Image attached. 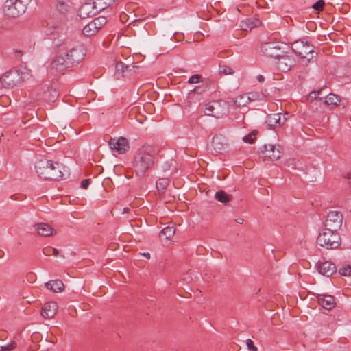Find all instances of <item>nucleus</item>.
Segmentation results:
<instances>
[{
    "label": "nucleus",
    "mask_w": 351,
    "mask_h": 351,
    "mask_svg": "<svg viewBox=\"0 0 351 351\" xmlns=\"http://www.w3.org/2000/svg\"><path fill=\"white\" fill-rule=\"evenodd\" d=\"M156 149L153 145H144L136 152L133 167L138 176H143L155 162Z\"/></svg>",
    "instance_id": "f257e3e1"
},
{
    "label": "nucleus",
    "mask_w": 351,
    "mask_h": 351,
    "mask_svg": "<svg viewBox=\"0 0 351 351\" xmlns=\"http://www.w3.org/2000/svg\"><path fill=\"white\" fill-rule=\"evenodd\" d=\"M64 167L51 160H40L35 165V170L39 177L43 179L58 180L64 176L62 169Z\"/></svg>",
    "instance_id": "f03ea898"
},
{
    "label": "nucleus",
    "mask_w": 351,
    "mask_h": 351,
    "mask_svg": "<svg viewBox=\"0 0 351 351\" xmlns=\"http://www.w3.org/2000/svg\"><path fill=\"white\" fill-rule=\"evenodd\" d=\"M317 243L326 249H336L341 243V239L337 232L324 228L319 233Z\"/></svg>",
    "instance_id": "7ed1b4c3"
},
{
    "label": "nucleus",
    "mask_w": 351,
    "mask_h": 351,
    "mask_svg": "<svg viewBox=\"0 0 351 351\" xmlns=\"http://www.w3.org/2000/svg\"><path fill=\"white\" fill-rule=\"evenodd\" d=\"M29 0H6L3 12L8 17L15 18L25 12Z\"/></svg>",
    "instance_id": "20e7f679"
},
{
    "label": "nucleus",
    "mask_w": 351,
    "mask_h": 351,
    "mask_svg": "<svg viewBox=\"0 0 351 351\" xmlns=\"http://www.w3.org/2000/svg\"><path fill=\"white\" fill-rule=\"evenodd\" d=\"M291 49L302 59L306 60L307 62H310L315 58V54H316L314 51V47L310 45L307 41L304 40L294 42Z\"/></svg>",
    "instance_id": "39448f33"
},
{
    "label": "nucleus",
    "mask_w": 351,
    "mask_h": 351,
    "mask_svg": "<svg viewBox=\"0 0 351 351\" xmlns=\"http://www.w3.org/2000/svg\"><path fill=\"white\" fill-rule=\"evenodd\" d=\"M86 52V50L84 46L77 45L65 52L64 54L66 57L67 62L73 67L84 60Z\"/></svg>",
    "instance_id": "423d86ee"
},
{
    "label": "nucleus",
    "mask_w": 351,
    "mask_h": 351,
    "mask_svg": "<svg viewBox=\"0 0 351 351\" xmlns=\"http://www.w3.org/2000/svg\"><path fill=\"white\" fill-rule=\"evenodd\" d=\"M23 73L17 70H12L4 73L1 79V84L6 88H12L24 80Z\"/></svg>",
    "instance_id": "0eeeda50"
},
{
    "label": "nucleus",
    "mask_w": 351,
    "mask_h": 351,
    "mask_svg": "<svg viewBox=\"0 0 351 351\" xmlns=\"http://www.w3.org/2000/svg\"><path fill=\"white\" fill-rule=\"evenodd\" d=\"M342 224V215L336 210L329 211L324 221V228L337 232Z\"/></svg>",
    "instance_id": "6e6552de"
},
{
    "label": "nucleus",
    "mask_w": 351,
    "mask_h": 351,
    "mask_svg": "<svg viewBox=\"0 0 351 351\" xmlns=\"http://www.w3.org/2000/svg\"><path fill=\"white\" fill-rule=\"evenodd\" d=\"M107 23V19L104 16H99L84 26L83 28V34L84 36L89 37L95 35L99 29H101Z\"/></svg>",
    "instance_id": "1a4fd4ad"
},
{
    "label": "nucleus",
    "mask_w": 351,
    "mask_h": 351,
    "mask_svg": "<svg viewBox=\"0 0 351 351\" xmlns=\"http://www.w3.org/2000/svg\"><path fill=\"white\" fill-rule=\"evenodd\" d=\"M261 157L265 160H277L280 158L282 147L279 145H265L261 148Z\"/></svg>",
    "instance_id": "9d476101"
},
{
    "label": "nucleus",
    "mask_w": 351,
    "mask_h": 351,
    "mask_svg": "<svg viewBox=\"0 0 351 351\" xmlns=\"http://www.w3.org/2000/svg\"><path fill=\"white\" fill-rule=\"evenodd\" d=\"M51 69L56 72L62 73L66 69L71 68L69 63L67 62L66 57L64 53L54 57L50 64Z\"/></svg>",
    "instance_id": "9b49d317"
},
{
    "label": "nucleus",
    "mask_w": 351,
    "mask_h": 351,
    "mask_svg": "<svg viewBox=\"0 0 351 351\" xmlns=\"http://www.w3.org/2000/svg\"><path fill=\"white\" fill-rule=\"evenodd\" d=\"M108 145L112 150L117 151L119 154H124L129 148L128 141L124 137H120L118 139L111 138L108 142Z\"/></svg>",
    "instance_id": "f8f14e48"
},
{
    "label": "nucleus",
    "mask_w": 351,
    "mask_h": 351,
    "mask_svg": "<svg viewBox=\"0 0 351 351\" xmlns=\"http://www.w3.org/2000/svg\"><path fill=\"white\" fill-rule=\"evenodd\" d=\"M287 113H274L267 117L266 122L271 128L280 127L287 120Z\"/></svg>",
    "instance_id": "ddd939ff"
},
{
    "label": "nucleus",
    "mask_w": 351,
    "mask_h": 351,
    "mask_svg": "<svg viewBox=\"0 0 351 351\" xmlns=\"http://www.w3.org/2000/svg\"><path fill=\"white\" fill-rule=\"evenodd\" d=\"M96 14L97 12L95 9L93 1L83 3L78 10V15L82 19L93 16Z\"/></svg>",
    "instance_id": "4468645a"
},
{
    "label": "nucleus",
    "mask_w": 351,
    "mask_h": 351,
    "mask_svg": "<svg viewBox=\"0 0 351 351\" xmlns=\"http://www.w3.org/2000/svg\"><path fill=\"white\" fill-rule=\"evenodd\" d=\"M317 267L320 274L327 277L332 276L337 270L335 265L330 261L320 263Z\"/></svg>",
    "instance_id": "2eb2a0df"
},
{
    "label": "nucleus",
    "mask_w": 351,
    "mask_h": 351,
    "mask_svg": "<svg viewBox=\"0 0 351 351\" xmlns=\"http://www.w3.org/2000/svg\"><path fill=\"white\" fill-rule=\"evenodd\" d=\"M261 50L265 56L269 57H278V51L280 50L279 45L276 43H265L262 45Z\"/></svg>",
    "instance_id": "dca6fc26"
},
{
    "label": "nucleus",
    "mask_w": 351,
    "mask_h": 351,
    "mask_svg": "<svg viewBox=\"0 0 351 351\" xmlns=\"http://www.w3.org/2000/svg\"><path fill=\"white\" fill-rule=\"evenodd\" d=\"M212 146L216 152L221 153L226 149L227 147V140L221 134H216L212 140Z\"/></svg>",
    "instance_id": "f3484780"
},
{
    "label": "nucleus",
    "mask_w": 351,
    "mask_h": 351,
    "mask_svg": "<svg viewBox=\"0 0 351 351\" xmlns=\"http://www.w3.org/2000/svg\"><path fill=\"white\" fill-rule=\"evenodd\" d=\"M58 304L55 302L46 303L42 308L41 315L45 319H51L56 314Z\"/></svg>",
    "instance_id": "a211bd4d"
},
{
    "label": "nucleus",
    "mask_w": 351,
    "mask_h": 351,
    "mask_svg": "<svg viewBox=\"0 0 351 351\" xmlns=\"http://www.w3.org/2000/svg\"><path fill=\"white\" fill-rule=\"evenodd\" d=\"M317 301L319 304L326 310H330L335 306V298L330 295H319Z\"/></svg>",
    "instance_id": "6ab92c4d"
},
{
    "label": "nucleus",
    "mask_w": 351,
    "mask_h": 351,
    "mask_svg": "<svg viewBox=\"0 0 351 351\" xmlns=\"http://www.w3.org/2000/svg\"><path fill=\"white\" fill-rule=\"evenodd\" d=\"M35 228L37 233L42 237H50L56 234V230L46 223H36Z\"/></svg>",
    "instance_id": "aec40b11"
},
{
    "label": "nucleus",
    "mask_w": 351,
    "mask_h": 351,
    "mask_svg": "<svg viewBox=\"0 0 351 351\" xmlns=\"http://www.w3.org/2000/svg\"><path fill=\"white\" fill-rule=\"evenodd\" d=\"M278 67L282 71H288L293 65V60L288 56H283L278 58Z\"/></svg>",
    "instance_id": "412c9836"
},
{
    "label": "nucleus",
    "mask_w": 351,
    "mask_h": 351,
    "mask_svg": "<svg viewBox=\"0 0 351 351\" xmlns=\"http://www.w3.org/2000/svg\"><path fill=\"white\" fill-rule=\"evenodd\" d=\"M45 287L55 293H60L64 290V285L61 280H51L45 284Z\"/></svg>",
    "instance_id": "4be33fe9"
},
{
    "label": "nucleus",
    "mask_w": 351,
    "mask_h": 351,
    "mask_svg": "<svg viewBox=\"0 0 351 351\" xmlns=\"http://www.w3.org/2000/svg\"><path fill=\"white\" fill-rule=\"evenodd\" d=\"M261 21L258 19H247L243 20L240 23V27L243 31H249L254 27H256L261 25Z\"/></svg>",
    "instance_id": "5701e85b"
},
{
    "label": "nucleus",
    "mask_w": 351,
    "mask_h": 351,
    "mask_svg": "<svg viewBox=\"0 0 351 351\" xmlns=\"http://www.w3.org/2000/svg\"><path fill=\"white\" fill-rule=\"evenodd\" d=\"M112 66L114 67L115 74L120 75L123 76V74L128 71V70H131L129 66L125 65L121 61L114 60L112 62Z\"/></svg>",
    "instance_id": "b1692460"
},
{
    "label": "nucleus",
    "mask_w": 351,
    "mask_h": 351,
    "mask_svg": "<svg viewBox=\"0 0 351 351\" xmlns=\"http://www.w3.org/2000/svg\"><path fill=\"white\" fill-rule=\"evenodd\" d=\"M69 9V2L68 0H58L56 4V10L62 15H65Z\"/></svg>",
    "instance_id": "393cba45"
},
{
    "label": "nucleus",
    "mask_w": 351,
    "mask_h": 351,
    "mask_svg": "<svg viewBox=\"0 0 351 351\" xmlns=\"http://www.w3.org/2000/svg\"><path fill=\"white\" fill-rule=\"evenodd\" d=\"M341 99L337 95L328 94L324 99V103L328 106H337L340 104Z\"/></svg>",
    "instance_id": "a878e982"
},
{
    "label": "nucleus",
    "mask_w": 351,
    "mask_h": 351,
    "mask_svg": "<svg viewBox=\"0 0 351 351\" xmlns=\"http://www.w3.org/2000/svg\"><path fill=\"white\" fill-rule=\"evenodd\" d=\"M234 103L236 106H245L250 103V97L248 94L240 95L234 98Z\"/></svg>",
    "instance_id": "bb28decb"
},
{
    "label": "nucleus",
    "mask_w": 351,
    "mask_h": 351,
    "mask_svg": "<svg viewBox=\"0 0 351 351\" xmlns=\"http://www.w3.org/2000/svg\"><path fill=\"white\" fill-rule=\"evenodd\" d=\"M110 0H93V3L97 12L104 10L110 5Z\"/></svg>",
    "instance_id": "cd10ccee"
},
{
    "label": "nucleus",
    "mask_w": 351,
    "mask_h": 351,
    "mask_svg": "<svg viewBox=\"0 0 351 351\" xmlns=\"http://www.w3.org/2000/svg\"><path fill=\"white\" fill-rule=\"evenodd\" d=\"M176 230L173 226H167L161 230L160 236L165 239H170L174 236Z\"/></svg>",
    "instance_id": "c85d7f7f"
},
{
    "label": "nucleus",
    "mask_w": 351,
    "mask_h": 351,
    "mask_svg": "<svg viewBox=\"0 0 351 351\" xmlns=\"http://www.w3.org/2000/svg\"><path fill=\"white\" fill-rule=\"evenodd\" d=\"M215 198L219 202L226 204L231 199L232 195H228L223 191H219L215 193Z\"/></svg>",
    "instance_id": "c756f323"
},
{
    "label": "nucleus",
    "mask_w": 351,
    "mask_h": 351,
    "mask_svg": "<svg viewBox=\"0 0 351 351\" xmlns=\"http://www.w3.org/2000/svg\"><path fill=\"white\" fill-rule=\"evenodd\" d=\"M168 185V180L165 178H160L156 182V188L160 193H162L165 190Z\"/></svg>",
    "instance_id": "7c9ffc66"
},
{
    "label": "nucleus",
    "mask_w": 351,
    "mask_h": 351,
    "mask_svg": "<svg viewBox=\"0 0 351 351\" xmlns=\"http://www.w3.org/2000/svg\"><path fill=\"white\" fill-rule=\"evenodd\" d=\"M256 134H257L256 131H252L251 133L243 136V141L245 143H249L250 144L254 143V141L256 139Z\"/></svg>",
    "instance_id": "2f4dec72"
},
{
    "label": "nucleus",
    "mask_w": 351,
    "mask_h": 351,
    "mask_svg": "<svg viewBox=\"0 0 351 351\" xmlns=\"http://www.w3.org/2000/svg\"><path fill=\"white\" fill-rule=\"evenodd\" d=\"M43 254L45 256H51L53 255L55 256H57L58 255V250L56 248L51 247H47L43 249Z\"/></svg>",
    "instance_id": "473e14b6"
},
{
    "label": "nucleus",
    "mask_w": 351,
    "mask_h": 351,
    "mask_svg": "<svg viewBox=\"0 0 351 351\" xmlns=\"http://www.w3.org/2000/svg\"><path fill=\"white\" fill-rule=\"evenodd\" d=\"M339 274L343 276H349L351 275V265L343 266L339 270Z\"/></svg>",
    "instance_id": "72a5a7b5"
},
{
    "label": "nucleus",
    "mask_w": 351,
    "mask_h": 351,
    "mask_svg": "<svg viewBox=\"0 0 351 351\" xmlns=\"http://www.w3.org/2000/svg\"><path fill=\"white\" fill-rule=\"evenodd\" d=\"M219 73L224 75H231L234 73V71L231 67L223 65L219 66Z\"/></svg>",
    "instance_id": "f704fd0d"
},
{
    "label": "nucleus",
    "mask_w": 351,
    "mask_h": 351,
    "mask_svg": "<svg viewBox=\"0 0 351 351\" xmlns=\"http://www.w3.org/2000/svg\"><path fill=\"white\" fill-rule=\"evenodd\" d=\"M324 5V1L323 0H319L317 2H315L313 5L312 8L318 12H320L323 10Z\"/></svg>",
    "instance_id": "c9c22d12"
},
{
    "label": "nucleus",
    "mask_w": 351,
    "mask_h": 351,
    "mask_svg": "<svg viewBox=\"0 0 351 351\" xmlns=\"http://www.w3.org/2000/svg\"><path fill=\"white\" fill-rule=\"evenodd\" d=\"M202 76L198 74H195L189 77L188 82L189 84H196L199 82Z\"/></svg>",
    "instance_id": "e433bc0d"
},
{
    "label": "nucleus",
    "mask_w": 351,
    "mask_h": 351,
    "mask_svg": "<svg viewBox=\"0 0 351 351\" xmlns=\"http://www.w3.org/2000/svg\"><path fill=\"white\" fill-rule=\"evenodd\" d=\"M16 344L15 342H12L5 346H1L0 348V351H12L15 347Z\"/></svg>",
    "instance_id": "4c0bfd02"
},
{
    "label": "nucleus",
    "mask_w": 351,
    "mask_h": 351,
    "mask_svg": "<svg viewBox=\"0 0 351 351\" xmlns=\"http://www.w3.org/2000/svg\"><path fill=\"white\" fill-rule=\"evenodd\" d=\"M246 345H247L248 350H250V351H258L257 348L254 345V342L252 339H247Z\"/></svg>",
    "instance_id": "58836bf2"
},
{
    "label": "nucleus",
    "mask_w": 351,
    "mask_h": 351,
    "mask_svg": "<svg viewBox=\"0 0 351 351\" xmlns=\"http://www.w3.org/2000/svg\"><path fill=\"white\" fill-rule=\"evenodd\" d=\"M247 94L249 95L250 102L251 101H254V100L260 99L261 97H263L262 94H259V93H247Z\"/></svg>",
    "instance_id": "ea45409f"
},
{
    "label": "nucleus",
    "mask_w": 351,
    "mask_h": 351,
    "mask_svg": "<svg viewBox=\"0 0 351 351\" xmlns=\"http://www.w3.org/2000/svg\"><path fill=\"white\" fill-rule=\"evenodd\" d=\"M90 182V179H84V180H83L82 181V182H81L82 188L86 189L88 186Z\"/></svg>",
    "instance_id": "a19ab883"
},
{
    "label": "nucleus",
    "mask_w": 351,
    "mask_h": 351,
    "mask_svg": "<svg viewBox=\"0 0 351 351\" xmlns=\"http://www.w3.org/2000/svg\"><path fill=\"white\" fill-rule=\"evenodd\" d=\"M171 166H172V163L166 162L162 165V169L164 171H167L170 170Z\"/></svg>",
    "instance_id": "79ce46f5"
},
{
    "label": "nucleus",
    "mask_w": 351,
    "mask_h": 351,
    "mask_svg": "<svg viewBox=\"0 0 351 351\" xmlns=\"http://www.w3.org/2000/svg\"><path fill=\"white\" fill-rule=\"evenodd\" d=\"M58 96V93L57 90H53L51 93V97H49L50 100L54 101Z\"/></svg>",
    "instance_id": "37998d69"
},
{
    "label": "nucleus",
    "mask_w": 351,
    "mask_h": 351,
    "mask_svg": "<svg viewBox=\"0 0 351 351\" xmlns=\"http://www.w3.org/2000/svg\"><path fill=\"white\" fill-rule=\"evenodd\" d=\"M206 110L207 111H208L209 112L208 113V115H211V114L210 112H213V110H214V106L211 104H208L206 105Z\"/></svg>",
    "instance_id": "c03bdc74"
},
{
    "label": "nucleus",
    "mask_w": 351,
    "mask_h": 351,
    "mask_svg": "<svg viewBox=\"0 0 351 351\" xmlns=\"http://www.w3.org/2000/svg\"><path fill=\"white\" fill-rule=\"evenodd\" d=\"M256 79L259 82H263L264 80H265V77L263 75H258L257 77H256Z\"/></svg>",
    "instance_id": "a18cd8bd"
},
{
    "label": "nucleus",
    "mask_w": 351,
    "mask_h": 351,
    "mask_svg": "<svg viewBox=\"0 0 351 351\" xmlns=\"http://www.w3.org/2000/svg\"><path fill=\"white\" fill-rule=\"evenodd\" d=\"M244 220L242 218H237L235 219V222L239 224H242L243 223Z\"/></svg>",
    "instance_id": "49530a36"
},
{
    "label": "nucleus",
    "mask_w": 351,
    "mask_h": 351,
    "mask_svg": "<svg viewBox=\"0 0 351 351\" xmlns=\"http://www.w3.org/2000/svg\"><path fill=\"white\" fill-rule=\"evenodd\" d=\"M143 256L146 257L147 258H150V254L149 252H144L141 254Z\"/></svg>",
    "instance_id": "de8ad7c7"
},
{
    "label": "nucleus",
    "mask_w": 351,
    "mask_h": 351,
    "mask_svg": "<svg viewBox=\"0 0 351 351\" xmlns=\"http://www.w3.org/2000/svg\"><path fill=\"white\" fill-rule=\"evenodd\" d=\"M317 94H319V93L312 92V93H311V96L312 97H315V98Z\"/></svg>",
    "instance_id": "09e8293b"
},
{
    "label": "nucleus",
    "mask_w": 351,
    "mask_h": 351,
    "mask_svg": "<svg viewBox=\"0 0 351 351\" xmlns=\"http://www.w3.org/2000/svg\"><path fill=\"white\" fill-rule=\"evenodd\" d=\"M129 211L128 208H124L123 210V213H127Z\"/></svg>",
    "instance_id": "8fccbe9b"
},
{
    "label": "nucleus",
    "mask_w": 351,
    "mask_h": 351,
    "mask_svg": "<svg viewBox=\"0 0 351 351\" xmlns=\"http://www.w3.org/2000/svg\"><path fill=\"white\" fill-rule=\"evenodd\" d=\"M350 179H351V173L349 175V177H348Z\"/></svg>",
    "instance_id": "3c124183"
}]
</instances>
